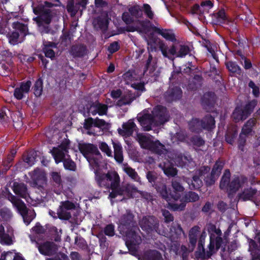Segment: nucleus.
Returning a JSON list of instances; mask_svg holds the SVG:
<instances>
[{"label": "nucleus", "mask_w": 260, "mask_h": 260, "mask_svg": "<svg viewBox=\"0 0 260 260\" xmlns=\"http://www.w3.org/2000/svg\"><path fill=\"white\" fill-rule=\"evenodd\" d=\"M134 217L130 210H126L119 219V228L125 234V244L133 254L136 253V246L142 242L139 235L141 232L134 220Z\"/></svg>", "instance_id": "obj_1"}, {"label": "nucleus", "mask_w": 260, "mask_h": 260, "mask_svg": "<svg viewBox=\"0 0 260 260\" xmlns=\"http://www.w3.org/2000/svg\"><path fill=\"white\" fill-rule=\"evenodd\" d=\"M55 2L57 3L52 4L45 2L44 4L40 5L34 9V13L39 15V17L35 18V20H36L39 30L42 34H49L51 31L49 24L51 21L52 14L50 8L53 6H60L61 4L59 0H55Z\"/></svg>", "instance_id": "obj_2"}, {"label": "nucleus", "mask_w": 260, "mask_h": 260, "mask_svg": "<svg viewBox=\"0 0 260 260\" xmlns=\"http://www.w3.org/2000/svg\"><path fill=\"white\" fill-rule=\"evenodd\" d=\"M206 236V232L204 230L202 232L199 238H198V249L195 253L196 256L197 258L203 259L209 258L220 248L219 246L217 247V244H216V238H215V236L213 235H211L210 236L209 244L208 245L207 248L206 250L204 247V244Z\"/></svg>", "instance_id": "obj_3"}, {"label": "nucleus", "mask_w": 260, "mask_h": 260, "mask_svg": "<svg viewBox=\"0 0 260 260\" xmlns=\"http://www.w3.org/2000/svg\"><path fill=\"white\" fill-rule=\"evenodd\" d=\"M153 137L143 134H137L136 140L141 147L145 149L149 150L154 153L161 155L166 152L165 145L158 140L154 141Z\"/></svg>", "instance_id": "obj_4"}, {"label": "nucleus", "mask_w": 260, "mask_h": 260, "mask_svg": "<svg viewBox=\"0 0 260 260\" xmlns=\"http://www.w3.org/2000/svg\"><path fill=\"white\" fill-rule=\"evenodd\" d=\"M8 199L21 214L24 222L29 224L36 216L34 210L28 209L23 202L11 193L8 194Z\"/></svg>", "instance_id": "obj_5"}, {"label": "nucleus", "mask_w": 260, "mask_h": 260, "mask_svg": "<svg viewBox=\"0 0 260 260\" xmlns=\"http://www.w3.org/2000/svg\"><path fill=\"white\" fill-rule=\"evenodd\" d=\"M112 144L114 149L113 154L110 147L106 142H99L98 146L102 152L107 156L114 157L117 163L122 164L123 161V153L121 144L119 142L113 140H112Z\"/></svg>", "instance_id": "obj_6"}, {"label": "nucleus", "mask_w": 260, "mask_h": 260, "mask_svg": "<svg viewBox=\"0 0 260 260\" xmlns=\"http://www.w3.org/2000/svg\"><path fill=\"white\" fill-rule=\"evenodd\" d=\"M111 190L112 191L110 192L109 198L112 200L119 197L116 201H122L128 199L132 197V193L134 191H138L137 187L130 183L122 185H118L117 186Z\"/></svg>", "instance_id": "obj_7"}, {"label": "nucleus", "mask_w": 260, "mask_h": 260, "mask_svg": "<svg viewBox=\"0 0 260 260\" xmlns=\"http://www.w3.org/2000/svg\"><path fill=\"white\" fill-rule=\"evenodd\" d=\"M14 30L9 35V41L12 45H16L21 42L27 34L28 28L26 25L19 22L12 24Z\"/></svg>", "instance_id": "obj_8"}, {"label": "nucleus", "mask_w": 260, "mask_h": 260, "mask_svg": "<svg viewBox=\"0 0 260 260\" xmlns=\"http://www.w3.org/2000/svg\"><path fill=\"white\" fill-rule=\"evenodd\" d=\"M141 229L147 233L156 232L160 234L159 230V222L158 219L153 216H144L139 221Z\"/></svg>", "instance_id": "obj_9"}, {"label": "nucleus", "mask_w": 260, "mask_h": 260, "mask_svg": "<svg viewBox=\"0 0 260 260\" xmlns=\"http://www.w3.org/2000/svg\"><path fill=\"white\" fill-rule=\"evenodd\" d=\"M143 56L146 57L144 76L146 77H150L151 81L156 80L159 75L158 72L156 71L157 59L153 57L150 53H148L147 55H144Z\"/></svg>", "instance_id": "obj_10"}, {"label": "nucleus", "mask_w": 260, "mask_h": 260, "mask_svg": "<svg viewBox=\"0 0 260 260\" xmlns=\"http://www.w3.org/2000/svg\"><path fill=\"white\" fill-rule=\"evenodd\" d=\"M29 174L31 180L29 182L30 186L38 189L41 191H44L46 185V178L45 173L39 169H36Z\"/></svg>", "instance_id": "obj_11"}, {"label": "nucleus", "mask_w": 260, "mask_h": 260, "mask_svg": "<svg viewBox=\"0 0 260 260\" xmlns=\"http://www.w3.org/2000/svg\"><path fill=\"white\" fill-rule=\"evenodd\" d=\"M77 210L75 205L69 201L61 202L57 209V215L60 219L69 220L74 215L75 211Z\"/></svg>", "instance_id": "obj_12"}, {"label": "nucleus", "mask_w": 260, "mask_h": 260, "mask_svg": "<svg viewBox=\"0 0 260 260\" xmlns=\"http://www.w3.org/2000/svg\"><path fill=\"white\" fill-rule=\"evenodd\" d=\"M69 145L70 141L66 139L57 147H54L51 150L56 164L62 161L67 157V155H69L68 154Z\"/></svg>", "instance_id": "obj_13"}, {"label": "nucleus", "mask_w": 260, "mask_h": 260, "mask_svg": "<svg viewBox=\"0 0 260 260\" xmlns=\"http://www.w3.org/2000/svg\"><path fill=\"white\" fill-rule=\"evenodd\" d=\"M151 114L157 126L163 124L169 120V115L166 108L159 105L153 108Z\"/></svg>", "instance_id": "obj_14"}, {"label": "nucleus", "mask_w": 260, "mask_h": 260, "mask_svg": "<svg viewBox=\"0 0 260 260\" xmlns=\"http://www.w3.org/2000/svg\"><path fill=\"white\" fill-rule=\"evenodd\" d=\"M80 152L86 158L95 155L101 157V154L96 146L90 143H80L78 145Z\"/></svg>", "instance_id": "obj_15"}, {"label": "nucleus", "mask_w": 260, "mask_h": 260, "mask_svg": "<svg viewBox=\"0 0 260 260\" xmlns=\"http://www.w3.org/2000/svg\"><path fill=\"white\" fill-rule=\"evenodd\" d=\"M157 46V50H159L163 56L170 60H173V55L176 53V47L174 45H172L170 48L168 47L166 43L162 40H158L156 43Z\"/></svg>", "instance_id": "obj_16"}, {"label": "nucleus", "mask_w": 260, "mask_h": 260, "mask_svg": "<svg viewBox=\"0 0 260 260\" xmlns=\"http://www.w3.org/2000/svg\"><path fill=\"white\" fill-rule=\"evenodd\" d=\"M164 96L167 102L171 103L180 100L182 96V91L180 87L170 85Z\"/></svg>", "instance_id": "obj_17"}, {"label": "nucleus", "mask_w": 260, "mask_h": 260, "mask_svg": "<svg viewBox=\"0 0 260 260\" xmlns=\"http://www.w3.org/2000/svg\"><path fill=\"white\" fill-rule=\"evenodd\" d=\"M137 119L145 131L151 130L152 126H157L155 124L154 119L151 114H139L137 116Z\"/></svg>", "instance_id": "obj_18"}, {"label": "nucleus", "mask_w": 260, "mask_h": 260, "mask_svg": "<svg viewBox=\"0 0 260 260\" xmlns=\"http://www.w3.org/2000/svg\"><path fill=\"white\" fill-rule=\"evenodd\" d=\"M171 186L173 188L171 192V199L178 201L181 197V194L184 192L185 188L180 182V179L178 177L173 178L171 181Z\"/></svg>", "instance_id": "obj_19"}, {"label": "nucleus", "mask_w": 260, "mask_h": 260, "mask_svg": "<svg viewBox=\"0 0 260 260\" xmlns=\"http://www.w3.org/2000/svg\"><path fill=\"white\" fill-rule=\"evenodd\" d=\"M171 250L176 255H179L182 258V260H187L189 253L193 251L191 247L187 248L185 245L180 246L177 243H173L171 246Z\"/></svg>", "instance_id": "obj_20"}, {"label": "nucleus", "mask_w": 260, "mask_h": 260, "mask_svg": "<svg viewBox=\"0 0 260 260\" xmlns=\"http://www.w3.org/2000/svg\"><path fill=\"white\" fill-rule=\"evenodd\" d=\"M37 244L40 252L45 255H53L57 250V246L53 242H46L40 245Z\"/></svg>", "instance_id": "obj_21"}, {"label": "nucleus", "mask_w": 260, "mask_h": 260, "mask_svg": "<svg viewBox=\"0 0 260 260\" xmlns=\"http://www.w3.org/2000/svg\"><path fill=\"white\" fill-rule=\"evenodd\" d=\"M215 103V96L214 93L208 92L204 94L203 98L202 105L203 108L207 112H212Z\"/></svg>", "instance_id": "obj_22"}, {"label": "nucleus", "mask_w": 260, "mask_h": 260, "mask_svg": "<svg viewBox=\"0 0 260 260\" xmlns=\"http://www.w3.org/2000/svg\"><path fill=\"white\" fill-rule=\"evenodd\" d=\"M247 178L243 176H235L231 180L226 189L230 193L236 192L246 182H247Z\"/></svg>", "instance_id": "obj_23"}, {"label": "nucleus", "mask_w": 260, "mask_h": 260, "mask_svg": "<svg viewBox=\"0 0 260 260\" xmlns=\"http://www.w3.org/2000/svg\"><path fill=\"white\" fill-rule=\"evenodd\" d=\"M157 192L159 194L161 197L167 202H169L171 200V193H169L167 185L164 182V180L161 179L156 184H154L153 186Z\"/></svg>", "instance_id": "obj_24"}, {"label": "nucleus", "mask_w": 260, "mask_h": 260, "mask_svg": "<svg viewBox=\"0 0 260 260\" xmlns=\"http://www.w3.org/2000/svg\"><path fill=\"white\" fill-rule=\"evenodd\" d=\"M201 228L195 225L191 228L188 233L189 247H191V250H194L197 243L201 235Z\"/></svg>", "instance_id": "obj_25"}, {"label": "nucleus", "mask_w": 260, "mask_h": 260, "mask_svg": "<svg viewBox=\"0 0 260 260\" xmlns=\"http://www.w3.org/2000/svg\"><path fill=\"white\" fill-rule=\"evenodd\" d=\"M13 190L20 198L26 199L29 197L27 186L24 183L14 182L13 184Z\"/></svg>", "instance_id": "obj_26"}, {"label": "nucleus", "mask_w": 260, "mask_h": 260, "mask_svg": "<svg viewBox=\"0 0 260 260\" xmlns=\"http://www.w3.org/2000/svg\"><path fill=\"white\" fill-rule=\"evenodd\" d=\"M137 127L133 119H129L127 122L123 123L122 128L118 129L119 134L125 137L131 136L134 131H136Z\"/></svg>", "instance_id": "obj_27"}, {"label": "nucleus", "mask_w": 260, "mask_h": 260, "mask_svg": "<svg viewBox=\"0 0 260 260\" xmlns=\"http://www.w3.org/2000/svg\"><path fill=\"white\" fill-rule=\"evenodd\" d=\"M31 85V82L30 81L21 82L20 87L15 89L14 96L18 100L22 99L24 94L28 93L29 91Z\"/></svg>", "instance_id": "obj_28"}, {"label": "nucleus", "mask_w": 260, "mask_h": 260, "mask_svg": "<svg viewBox=\"0 0 260 260\" xmlns=\"http://www.w3.org/2000/svg\"><path fill=\"white\" fill-rule=\"evenodd\" d=\"M182 235L185 236L181 225L178 223L173 222L170 229L169 237L173 241H176Z\"/></svg>", "instance_id": "obj_29"}, {"label": "nucleus", "mask_w": 260, "mask_h": 260, "mask_svg": "<svg viewBox=\"0 0 260 260\" xmlns=\"http://www.w3.org/2000/svg\"><path fill=\"white\" fill-rule=\"evenodd\" d=\"M249 251L250 253L251 260H260V238L258 243L252 239L249 242Z\"/></svg>", "instance_id": "obj_30"}, {"label": "nucleus", "mask_w": 260, "mask_h": 260, "mask_svg": "<svg viewBox=\"0 0 260 260\" xmlns=\"http://www.w3.org/2000/svg\"><path fill=\"white\" fill-rule=\"evenodd\" d=\"M201 177L195 173V174L192 176V179L183 176V180L186 182L191 190L198 189L200 188L203 185V181L200 178Z\"/></svg>", "instance_id": "obj_31"}, {"label": "nucleus", "mask_w": 260, "mask_h": 260, "mask_svg": "<svg viewBox=\"0 0 260 260\" xmlns=\"http://www.w3.org/2000/svg\"><path fill=\"white\" fill-rule=\"evenodd\" d=\"M151 28L154 32L161 35L166 40L172 42L176 41L175 35L172 30L159 28L154 25H152Z\"/></svg>", "instance_id": "obj_32"}, {"label": "nucleus", "mask_w": 260, "mask_h": 260, "mask_svg": "<svg viewBox=\"0 0 260 260\" xmlns=\"http://www.w3.org/2000/svg\"><path fill=\"white\" fill-rule=\"evenodd\" d=\"M70 53L74 58H81L87 54V49L83 44H75L71 47Z\"/></svg>", "instance_id": "obj_33"}, {"label": "nucleus", "mask_w": 260, "mask_h": 260, "mask_svg": "<svg viewBox=\"0 0 260 260\" xmlns=\"http://www.w3.org/2000/svg\"><path fill=\"white\" fill-rule=\"evenodd\" d=\"M134 87L136 89V91L134 93V96H132L131 94H128L121 98L125 105H129L134 99H135V95L138 97L141 94L143 91L145 90L144 85L142 83L135 84Z\"/></svg>", "instance_id": "obj_34"}, {"label": "nucleus", "mask_w": 260, "mask_h": 260, "mask_svg": "<svg viewBox=\"0 0 260 260\" xmlns=\"http://www.w3.org/2000/svg\"><path fill=\"white\" fill-rule=\"evenodd\" d=\"M108 108L107 105L96 102L90 106L89 112L93 116L96 114L99 115H107Z\"/></svg>", "instance_id": "obj_35"}, {"label": "nucleus", "mask_w": 260, "mask_h": 260, "mask_svg": "<svg viewBox=\"0 0 260 260\" xmlns=\"http://www.w3.org/2000/svg\"><path fill=\"white\" fill-rule=\"evenodd\" d=\"M94 173L95 174V180L98 185L100 187H106L109 188L110 183L108 180V172L105 174L95 169Z\"/></svg>", "instance_id": "obj_36"}, {"label": "nucleus", "mask_w": 260, "mask_h": 260, "mask_svg": "<svg viewBox=\"0 0 260 260\" xmlns=\"http://www.w3.org/2000/svg\"><path fill=\"white\" fill-rule=\"evenodd\" d=\"M121 167L122 170L134 181L142 184L141 178L135 169L131 167L127 163L122 162Z\"/></svg>", "instance_id": "obj_37"}, {"label": "nucleus", "mask_w": 260, "mask_h": 260, "mask_svg": "<svg viewBox=\"0 0 260 260\" xmlns=\"http://www.w3.org/2000/svg\"><path fill=\"white\" fill-rule=\"evenodd\" d=\"M257 191L252 187L245 188L242 193L239 194V199L243 201L248 200L254 201L256 200Z\"/></svg>", "instance_id": "obj_38"}, {"label": "nucleus", "mask_w": 260, "mask_h": 260, "mask_svg": "<svg viewBox=\"0 0 260 260\" xmlns=\"http://www.w3.org/2000/svg\"><path fill=\"white\" fill-rule=\"evenodd\" d=\"M208 231L210 234V236L211 235H213L216 238V244H217V247L219 246L220 247L223 240L221 238L222 232L219 229L216 228V226L214 224H209Z\"/></svg>", "instance_id": "obj_39"}, {"label": "nucleus", "mask_w": 260, "mask_h": 260, "mask_svg": "<svg viewBox=\"0 0 260 260\" xmlns=\"http://www.w3.org/2000/svg\"><path fill=\"white\" fill-rule=\"evenodd\" d=\"M188 126L191 132L196 133H199L203 129L201 121L197 118H192L190 120L188 123Z\"/></svg>", "instance_id": "obj_40"}, {"label": "nucleus", "mask_w": 260, "mask_h": 260, "mask_svg": "<svg viewBox=\"0 0 260 260\" xmlns=\"http://www.w3.org/2000/svg\"><path fill=\"white\" fill-rule=\"evenodd\" d=\"M201 121L204 129L211 131L215 127L214 117L209 114L206 115Z\"/></svg>", "instance_id": "obj_41"}, {"label": "nucleus", "mask_w": 260, "mask_h": 260, "mask_svg": "<svg viewBox=\"0 0 260 260\" xmlns=\"http://www.w3.org/2000/svg\"><path fill=\"white\" fill-rule=\"evenodd\" d=\"M238 131L236 126H231L228 127L225 134V141L230 144H233L237 136Z\"/></svg>", "instance_id": "obj_42"}, {"label": "nucleus", "mask_w": 260, "mask_h": 260, "mask_svg": "<svg viewBox=\"0 0 260 260\" xmlns=\"http://www.w3.org/2000/svg\"><path fill=\"white\" fill-rule=\"evenodd\" d=\"M109 188L112 189L120 184V177L115 171H108Z\"/></svg>", "instance_id": "obj_43"}, {"label": "nucleus", "mask_w": 260, "mask_h": 260, "mask_svg": "<svg viewBox=\"0 0 260 260\" xmlns=\"http://www.w3.org/2000/svg\"><path fill=\"white\" fill-rule=\"evenodd\" d=\"M159 167L163 170L165 174L168 177H175L177 174V169L169 164L167 165L165 162L160 163L159 164Z\"/></svg>", "instance_id": "obj_44"}, {"label": "nucleus", "mask_w": 260, "mask_h": 260, "mask_svg": "<svg viewBox=\"0 0 260 260\" xmlns=\"http://www.w3.org/2000/svg\"><path fill=\"white\" fill-rule=\"evenodd\" d=\"M256 123V120L254 118L249 119L243 125L241 133L245 135H250L252 132L253 127Z\"/></svg>", "instance_id": "obj_45"}, {"label": "nucleus", "mask_w": 260, "mask_h": 260, "mask_svg": "<svg viewBox=\"0 0 260 260\" xmlns=\"http://www.w3.org/2000/svg\"><path fill=\"white\" fill-rule=\"evenodd\" d=\"M200 199V197L199 194L192 191H189L186 192L181 199V201H183L184 203H189V202H196L198 201Z\"/></svg>", "instance_id": "obj_46"}, {"label": "nucleus", "mask_w": 260, "mask_h": 260, "mask_svg": "<svg viewBox=\"0 0 260 260\" xmlns=\"http://www.w3.org/2000/svg\"><path fill=\"white\" fill-rule=\"evenodd\" d=\"M144 260H163L161 254L155 250L147 251L144 255Z\"/></svg>", "instance_id": "obj_47"}, {"label": "nucleus", "mask_w": 260, "mask_h": 260, "mask_svg": "<svg viewBox=\"0 0 260 260\" xmlns=\"http://www.w3.org/2000/svg\"><path fill=\"white\" fill-rule=\"evenodd\" d=\"M225 65L226 68L231 73L238 75L242 74L241 68L235 62L229 61L225 63Z\"/></svg>", "instance_id": "obj_48"}, {"label": "nucleus", "mask_w": 260, "mask_h": 260, "mask_svg": "<svg viewBox=\"0 0 260 260\" xmlns=\"http://www.w3.org/2000/svg\"><path fill=\"white\" fill-rule=\"evenodd\" d=\"M192 161V159L190 155L185 154H178L176 158V161L181 167L187 165Z\"/></svg>", "instance_id": "obj_49"}, {"label": "nucleus", "mask_w": 260, "mask_h": 260, "mask_svg": "<svg viewBox=\"0 0 260 260\" xmlns=\"http://www.w3.org/2000/svg\"><path fill=\"white\" fill-rule=\"evenodd\" d=\"M203 78L201 75H196L188 84V88L190 90H196L199 86L201 85Z\"/></svg>", "instance_id": "obj_50"}, {"label": "nucleus", "mask_w": 260, "mask_h": 260, "mask_svg": "<svg viewBox=\"0 0 260 260\" xmlns=\"http://www.w3.org/2000/svg\"><path fill=\"white\" fill-rule=\"evenodd\" d=\"M230 177L231 173L229 170H226L220 180L219 186L221 189H226L231 181Z\"/></svg>", "instance_id": "obj_51"}, {"label": "nucleus", "mask_w": 260, "mask_h": 260, "mask_svg": "<svg viewBox=\"0 0 260 260\" xmlns=\"http://www.w3.org/2000/svg\"><path fill=\"white\" fill-rule=\"evenodd\" d=\"M244 113L245 112H244L242 109L237 107L234 111L232 114V117L236 122L245 120L247 117Z\"/></svg>", "instance_id": "obj_52"}, {"label": "nucleus", "mask_w": 260, "mask_h": 260, "mask_svg": "<svg viewBox=\"0 0 260 260\" xmlns=\"http://www.w3.org/2000/svg\"><path fill=\"white\" fill-rule=\"evenodd\" d=\"M93 24L94 28L105 31L108 27V21L105 18H99L93 21Z\"/></svg>", "instance_id": "obj_53"}, {"label": "nucleus", "mask_w": 260, "mask_h": 260, "mask_svg": "<svg viewBox=\"0 0 260 260\" xmlns=\"http://www.w3.org/2000/svg\"><path fill=\"white\" fill-rule=\"evenodd\" d=\"M182 75V74L181 71V69L179 68H175L169 78L170 82L172 84L180 83L181 81L179 80V78L181 77Z\"/></svg>", "instance_id": "obj_54"}, {"label": "nucleus", "mask_w": 260, "mask_h": 260, "mask_svg": "<svg viewBox=\"0 0 260 260\" xmlns=\"http://www.w3.org/2000/svg\"><path fill=\"white\" fill-rule=\"evenodd\" d=\"M190 52L189 47L187 45H179L178 48H176V53L174 55L177 57H183Z\"/></svg>", "instance_id": "obj_55"}, {"label": "nucleus", "mask_w": 260, "mask_h": 260, "mask_svg": "<svg viewBox=\"0 0 260 260\" xmlns=\"http://www.w3.org/2000/svg\"><path fill=\"white\" fill-rule=\"evenodd\" d=\"M218 178L217 175H214L211 172L206 176H205V177L203 178V180L207 186H211L215 184Z\"/></svg>", "instance_id": "obj_56"}, {"label": "nucleus", "mask_w": 260, "mask_h": 260, "mask_svg": "<svg viewBox=\"0 0 260 260\" xmlns=\"http://www.w3.org/2000/svg\"><path fill=\"white\" fill-rule=\"evenodd\" d=\"M223 166L224 162L218 159L213 165L211 172H212L214 175H217V177L218 178L221 174L222 170L223 169Z\"/></svg>", "instance_id": "obj_57"}, {"label": "nucleus", "mask_w": 260, "mask_h": 260, "mask_svg": "<svg viewBox=\"0 0 260 260\" xmlns=\"http://www.w3.org/2000/svg\"><path fill=\"white\" fill-rule=\"evenodd\" d=\"M146 178L153 187L154 186V184H156L162 179L161 178H159L157 173L153 171H148L146 174Z\"/></svg>", "instance_id": "obj_58"}, {"label": "nucleus", "mask_w": 260, "mask_h": 260, "mask_svg": "<svg viewBox=\"0 0 260 260\" xmlns=\"http://www.w3.org/2000/svg\"><path fill=\"white\" fill-rule=\"evenodd\" d=\"M128 11L132 16L137 18H142L143 16L142 7L139 5H135L130 7Z\"/></svg>", "instance_id": "obj_59"}, {"label": "nucleus", "mask_w": 260, "mask_h": 260, "mask_svg": "<svg viewBox=\"0 0 260 260\" xmlns=\"http://www.w3.org/2000/svg\"><path fill=\"white\" fill-rule=\"evenodd\" d=\"M257 105V101L253 100L247 103L243 109L245 115L248 117L253 112L254 108Z\"/></svg>", "instance_id": "obj_60"}, {"label": "nucleus", "mask_w": 260, "mask_h": 260, "mask_svg": "<svg viewBox=\"0 0 260 260\" xmlns=\"http://www.w3.org/2000/svg\"><path fill=\"white\" fill-rule=\"evenodd\" d=\"M67 9L72 16H75L78 11L81 10V8L78 4H75L73 1L70 2L67 6Z\"/></svg>", "instance_id": "obj_61"}, {"label": "nucleus", "mask_w": 260, "mask_h": 260, "mask_svg": "<svg viewBox=\"0 0 260 260\" xmlns=\"http://www.w3.org/2000/svg\"><path fill=\"white\" fill-rule=\"evenodd\" d=\"M0 216L3 220L9 221L11 219L13 214L10 209L5 207L0 210Z\"/></svg>", "instance_id": "obj_62"}, {"label": "nucleus", "mask_w": 260, "mask_h": 260, "mask_svg": "<svg viewBox=\"0 0 260 260\" xmlns=\"http://www.w3.org/2000/svg\"><path fill=\"white\" fill-rule=\"evenodd\" d=\"M34 92L36 96H40L43 91V80L41 78L38 79L35 82L33 87Z\"/></svg>", "instance_id": "obj_63"}, {"label": "nucleus", "mask_w": 260, "mask_h": 260, "mask_svg": "<svg viewBox=\"0 0 260 260\" xmlns=\"http://www.w3.org/2000/svg\"><path fill=\"white\" fill-rule=\"evenodd\" d=\"M187 143L199 147L203 146L205 144V141L200 136H193L190 138L189 142H187Z\"/></svg>", "instance_id": "obj_64"}]
</instances>
